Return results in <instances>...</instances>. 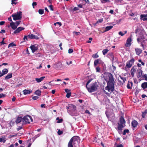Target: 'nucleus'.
<instances>
[{
  "label": "nucleus",
  "instance_id": "nucleus-1",
  "mask_svg": "<svg viewBox=\"0 0 147 147\" xmlns=\"http://www.w3.org/2000/svg\"><path fill=\"white\" fill-rule=\"evenodd\" d=\"M109 80H106L107 86L105 88V90H107L109 92L111 93L114 90V83L115 82L112 74L110 73L108 74Z\"/></svg>",
  "mask_w": 147,
  "mask_h": 147
},
{
  "label": "nucleus",
  "instance_id": "nucleus-2",
  "mask_svg": "<svg viewBox=\"0 0 147 147\" xmlns=\"http://www.w3.org/2000/svg\"><path fill=\"white\" fill-rule=\"evenodd\" d=\"M80 138L77 136L72 137L70 140L68 144V147H76L80 142Z\"/></svg>",
  "mask_w": 147,
  "mask_h": 147
},
{
  "label": "nucleus",
  "instance_id": "nucleus-3",
  "mask_svg": "<svg viewBox=\"0 0 147 147\" xmlns=\"http://www.w3.org/2000/svg\"><path fill=\"white\" fill-rule=\"evenodd\" d=\"M11 16L14 20H20L22 16V12L21 11H18L16 13L12 14Z\"/></svg>",
  "mask_w": 147,
  "mask_h": 147
},
{
  "label": "nucleus",
  "instance_id": "nucleus-4",
  "mask_svg": "<svg viewBox=\"0 0 147 147\" xmlns=\"http://www.w3.org/2000/svg\"><path fill=\"white\" fill-rule=\"evenodd\" d=\"M22 121L24 124L30 123L32 121V119L31 116L27 115L24 116L22 118Z\"/></svg>",
  "mask_w": 147,
  "mask_h": 147
},
{
  "label": "nucleus",
  "instance_id": "nucleus-5",
  "mask_svg": "<svg viewBox=\"0 0 147 147\" xmlns=\"http://www.w3.org/2000/svg\"><path fill=\"white\" fill-rule=\"evenodd\" d=\"M137 40L139 43H140L141 46L143 48V49H144V43L147 41V40L143 36H142L138 38Z\"/></svg>",
  "mask_w": 147,
  "mask_h": 147
},
{
  "label": "nucleus",
  "instance_id": "nucleus-6",
  "mask_svg": "<svg viewBox=\"0 0 147 147\" xmlns=\"http://www.w3.org/2000/svg\"><path fill=\"white\" fill-rule=\"evenodd\" d=\"M135 61V60L134 58H132L129 61L127 62L125 67V70H127V69L131 68L133 64Z\"/></svg>",
  "mask_w": 147,
  "mask_h": 147
},
{
  "label": "nucleus",
  "instance_id": "nucleus-7",
  "mask_svg": "<svg viewBox=\"0 0 147 147\" xmlns=\"http://www.w3.org/2000/svg\"><path fill=\"white\" fill-rule=\"evenodd\" d=\"M92 80V79H90L87 82L86 84V87L88 91L90 92H92V86H89L88 84L91 82Z\"/></svg>",
  "mask_w": 147,
  "mask_h": 147
},
{
  "label": "nucleus",
  "instance_id": "nucleus-8",
  "mask_svg": "<svg viewBox=\"0 0 147 147\" xmlns=\"http://www.w3.org/2000/svg\"><path fill=\"white\" fill-rule=\"evenodd\" d=\"M138 67L136 65H134L131 69L130 71L131 74L134 77V74L135 73L136 70L137 69Z\"/></svg>",
  "mask_w": 147,
  "mask_h": 147
},
{
  "label": "nucleus",
  "instance_id": "nucleus-9",
  "mask_svg": "<svg viewBox=\"0 0 147 147\" xmlns=\"http://www.w3.org/2000/svg\"><path fill=\"white\" fill-rule=\"evenodd\" d=\"M131 41L132 40L131 38H128L126 40V43L125 44V46L126 47H130L131 45Z\"/></svg>",
  "mask_w": 147,
  "mask_h": 147
},
{
  "label": "nucleus",
  "instance_id": "nucleus-10",
  "mask_svg": "<svg viewBox=\"0 0 147 147\" xmlns=\"http://www.w3.org/2000/svg\"><path fill=\"white\" fill-rule=\"evenodd\" d=\"M32 53L34 52L38 49V45L36 44L31 45L30 47Z\"/></svg>",
  "mask_w": 147,
  "mask_h": 147
},
{
  "label": "nucleus",
  "instance_id": "nucleus-11",
  "mask_svg": "<svg viewBox=\"0 0 147 147\" xmlns=\"http://www.w3.org/2000/svg\"><path fill=\"white\" fill-rule=\"evenodd\" d=\"M24 28L23 27H19L14 31L13 33V34L18 33H20L21 31L24 30Z\"/></svg>",
  "mask_w": 147,
  "mask_h": 147
},
{
  "label": "nucleus",
  "instance_id": "nucleus-12",
  "mask_svg": "<svg viewBox=\"0 0 147 147\" xmlns=\"http://www.w3.org/2000/svg\"><path fill=\"white\" fill-rule=\"evenodd\" d=\"M28 36V38L30 39H39V38L37 36L33 34H29Z\"/></svg>",
  "mask_w": 147,
  "mask_h": 147
},
{
  "label": "nucleus",
  "instance_id": "nucleus-13",
  "mask_svg": "<svg viewBox=\"0 0 147 147\" xmlns=\"http://www.w3.org/2000/svg\"><path fill=\"white\" fill-rule=\"evenodd\" d=\"M142 71L140 69H138V70L137 71V77L138 78H140L142 75Z\"/></svg>",
  "mask_w": 147,
  "mask_h": 147
},
{
  "label": "nucleus",
  "instance_id": "nucleus-14",
  "mask_svg": "<svg viewBox=\"0 0 147 147\" xmlns=\"http://www.w3.org/2000/svg\"><path fill=\"white\" fill-rule=\"evenodd\" d=\"M117 129L118 130L121 131L122 130L123 128L124 127L123 125L120 124L119 123H117Z\"/></svg>",
  "mask_w": 147,
  "mask_h": 147
},
{
  "label": "nucleus",
  "instance_id": "nucleus-15",
  "mask_svg": "<svg viewBox=\"0 0 147 147\" xmlns=\"http://www.w3.org/2000/svg\"><path fill=\"white\" fill-rule=\"evenodd\" d=\"M135 50L136 54L138 55H140L142 52V50L141 49L138 48H135Z\"/></svg>",
  "mask_w": 147,
  "mask_h": 147
},
{
  "label": "nucleus",
  "instance_id": "nucleus-16",
  "mask_svg": "<svg viewBox=\"0 0 147 147\" xmlns=\"http://www.w3.org/2000/svg\"><path fill=\"white\" fill-rule=\"evenodd\" d=\"M10 26H11V28L13 30H16L17 27L15 23L13 22L10 23Z\"/></svg>",
  "mask_w": 147,
  "mask_h": 147
},
{
  "label": "nucleus",
  "instance_id": "nucleus-17",
  "mask_svg": "<svg viewBox=\"0 0 147 147\" xmlns=\"http://www.w3.org/2000/svg\"><path fill=\"white\" fill-rule=\"evenodd\" d=\"M98 86V85L96 82L92 84V92L95 91L97 89Z\"/></svg>",
  "mask_w": 147,
  "mask_h": 147
},
{
  "label": "nucleus",
  "instance_id": "nucleus-18",
  "mask_svg": "<svg viewBox=\"0 0 147 147\" xmlns=\"http://www.w3.org/2000/svg\"><path fill=\"white\" fill-rule=\"evenodd\" d=\"M119 122L121 124H125V121L124 119V118L123 116H121L120 118Z\"/></svg>",
  "mask_w": 147,
  "mask_h": 147
},
{
  "label": "nucleus",
  "instance_id": "nucleus-19",
  "mask_svg": "<svg viewBox=\"0 0 147 147\" xmlns=\"http://www.w3.org/2000/svg\"><path fill=\"white\" fill-rule=\"evenodd\" d=\"M23 94L24 95L28 94H30L32 92L31 90H28L25 89L23 91Z\"/></svg>",
  "mask_w": 147,
  "mask_h": 147
},
{
  "label": "nucleus",
  "instance_id": "nucleus-20",
  "mask_svg": "<svg viewBox=\"0 0 147 147\" xmlns=\"http://www.w3.org/2000/svg\"><path fill=\"white\" fill-rule=\"evenodd\" d=\"M22 118L21 117H18L16 119L15 122L17 124L20 123L22 120Z\"/></svg>",
  "mask_w": 147,
  "mask_h": 147
},
{
  "label": "nucleus",
  "instance_id": "nucleus-21",
  "mask_svg": "<svg viewBox=\"0 0 147 147\" xmlns=\"http://www.w3.org/2000/svg\"><path fill=\"white\" fill-rule=\"evenodd\" d=\"M133 83L132 82H128V83L127 85V87L128 89H131L132 88V86Z\"/></svg>",
  "mask_w": 147,
  "mask_h": 147
},
{
  "label": "nucleus",
  "instance_id": "nucleus-22",
  "mask_svg": "<svg viewBox=\"0 0 147 147\" xmlns=\"http://www.w3.org/2000/svg\"><path fill=\"white\" fill-rule=\"evenodd\" d=\"M80 2L83 5H85L86 3H90L89 0H87L86 1V0H80Z\"/></svg>",
  "mask_w": 147,
  "mask_h": 147
},
{
  "label": "nucleus",
  "instance_id": "nucleus-23",
  "mask_svg": "<svg viewBox=\"0 0 147 147\" xmlns=\"http://www.w3.org/2000/svg\"><path fill=\"white\" fill-rule=\"evenodd\" d=\"M138 124V122L137 121L135 120H134L132 121L131 125L132 126L134 127H136Z\"/></svg>",
  "mask_w": 147,
  "mask_h": 147
},
{
  "label": "nucleus",
  "instance_id": "nucleus-24",
  "mask_svg": "<svg viewBox=\"0 0 147 147\" xmlns=\"http://www.w3.org/2000/svg\"><path fill=\"white\" fill-rule=\"evenodd\" d=\"M45 78V77L43 76L42 77L40 78H36L35 80L38 83L40 82L41 81H42L44 79V78Z\"/></svg>",
  "mask_w": 147,
  "mask_h": 147
},
{
  "label": "nucleus",
  "instance_id": "nucleus-25",
  "mask_svg": "<svg viewBox=\"0 0 147 147\" xmlns=\"http://www.w3.org/2000/svg\"><path fill=\"white\" fill-rule=\"evenodd\" d=\"M141 86L143 89L147 88V82H144L141 84Z\"/></svg>",
  "mask_w": 147,
  "mask_h": 147
},
{
  "label": "nucleus",
  "instance_id": "nucleus-26",
  "mask_svg": "<svg viewBox=\"0 0 147 147\" xmlns=\"http://www.w3.org/2000/svg\"><path fill=\"white\" fill-rule=\"evenodd\" d=\"M100 60V59H96L94 62V66L96 67L97 65L99 64V61Z\"/></svg>",
  "mask_w": 147,
  "mask_h": 147
},
{
  "label": "nucleus",
  "instance_id": "nucleus-27",
  "mask_svg": "<svg viewBox=\"0 0 147 147\" xmlns=\"http://www.w3.org/2000/svg\"><path fill=\"white\" fill-rule=\"evenodd\" d=\"M108 57L109 58L111 59L112 60H114V56L113 54V53H109L108 55Z\"/></svg>",
  "mask_w": 147,
  "mask_h": 147
},
{
  "label": "nucleus",
  "instance_id": "nucleus-28",
  "mask_svg": "<svg viewBox=\"0 0 147 147\" xmlns=\"http://www.w3.org/2000/svg\"><path fill=\"white\" fill-rule=\"evenodd\" d=\"M113 27V26H107L105 27V32L111 29Z\"/></svg>",
  "mask_w": 147,
  "mask_h": 147
},
{
  "label": "nucleus",
  "instance_id": "nucleus-29",
  "mask_svg": "<svg viewBox=\"0 0 147 147\" xmlns=\"http://www.w3.org/2000/svg\"><path fill=\"white\" fill-rule=\"evenodd\" d=\"M12 77V73H9L8 74L7 76L5 77V79H9L11 78Z\"/></svg>",
  "mask_w": 147,
  "mask_h": 147
},
{
  "label": "nucleus",
  "instance_id": "nucleus-30",
  "mask_svg": "<svg viewBox=\"0 0 147 147\" xmlns=\"http://www.w3.org/2000/svg\"><path fill=\"white\" fill-rule=\"evenodd\" d=\"M41 93V91L39 90H37L35 92V94L38 96L40 95Z\"/></svg>",
  "mask_w": 147,
  "mask_h": 147
},
{
  "label": "nucleus",
  "instance_id": "nucleus-31",
  "mask_svg": "<svg viewBox=\"0 0 147 147\" xmlns=\"http://www.w3.org/2000/svg\"><path fill=\"white\" fill-rule=\"evenodd\" d=\"M56 120L58 121L57 122V123H62L63 121V119H59V117H57L56 118Z\"/></svg>",
  "mask_w": 147,
  "mask_h": 147
},
{
  "label": "nucleus",
  "instance_id": "nucleus-32",
  "mask_svg": "<svg viewBox=\"0 0 147 147\" xmlns=\"http://www.w3.org/2000/svg\"><path fill=\"white\" fill-rule=\"evenodd\" d=\"M109 51L107 49H104L102 51V54L104 55H105Z\"/></svg>",
  "mask_w": 147,
  "mask_h": 147
},
{
  "label": "nucleus",
  "instance_id": "nucleus-33",
  "mask_svg": "<svg viewBox=\"0 0 147 147\" xmlns=\"http://www.w3.org/2000/svg\"><path fill=\"white\" fill-rule=\"evenodd\" d=\"M16 46V45L15 43H14V42H12L10 43L9 45H8V48H9L10 47H13L14 46Z\"/></svg>",
  "mask_w": 147,
  "mask_h": 147
},
{
  "label": "nucleus",
  "instance_id": "nucleus-34",
  "mask_svg": "<svg viewBox=\"0 0 147 147\" xmlns=\"http://www.w3.org/2000/svg\"><path fill=\"white\" fill-rule=\"evenodd\" d=\"M120 78L123 80V81L121 83L122 84H123L125 83V81L126 80V78L125 77H122L121 76H120Z\"/></svg>",
  "mask_w": 147,
  "mask_h": 147
},
{
  "label": "nucleus",
  "instance_id": "nucleus-35",
  "mask_svg": "<svg viewBox=\"0 0 147 147\" xmlns=\"http://www.w3.org/2000/svg\"><path fill=\"white\" fill-rule=\"evenodd\" d=\"M8 69L6 68L2 70V72L4 74V75L7 74L8 73Z\"/></svg>",
  "mask_w": 147,
  "mask_h": 147
},
{
  "label": "nucleus",
  "instance_id": "nucleus-36",
  "mask_svg": "<svg viewBox=\"0 0 147 147\" xmlns=\"http://www.w3.org/2000/svg\"><path fill=\"white\" fill-rule=\"evenodd\" d=\"M101 2L102 3H109L110 1L109 0H100Z\"/></svg>",
  "mask_w": 147,
  "mask_h": 147
},
{
  "label": "nucleus",
  "instance_id": "nucleus-37",
  "mask_svg": "<svg viewBox=\"0 0 147 147\" xmlns=\"http://www.w3.org/2000/svg\"><path fill=\"white\" fill-rule=\"evenodd\" d=\"M44 10L43 9H39L38 12L40 14L42 15L44 13Z\"/></svg>",
  "mask_w": 147,
  "mask_h": 147
},
{
  "label": "nucleus",
  "instance_id": "nucleus-38",
  "mask_svg": "<svg viewBox=\"0 0 147 147\" xmlns=\"http://www.w3.org/2000/svg\"><path fill=\"white\" fill-rule=\"evenodd\" d=\"M147 113V110H145V111L142 113V116L143 118H144L145 117V115H146V113Z\"/></svg>",
  "mask_w": 147,
  "mask_h": 147
},
{
  "label": "nucleus",
  "instance_id": "nucleus-39",
  "mask_svg": "<svg viewBox=\"0 0 147 147\" xmlns=\"http://www.w3.org/2000/svg\"><path fill=\"white\" fill-rule=\"evenodd\" d=\"M129 131L128 129H125L123 131V135H125L126 134V133H129Z\"/></svg>",
  "mask_w": 147,
  "mask_h": 147
},
{
  "label": "nucleus",
  "instance_id": "nucleus-40",
  "mask_svg": "<svg viewBox=\"0 0 147 147\" xmlns=\"http://www.w3.org/2000/svg\"><path fill=\"white\" fill-rule=\"evenodd\" d=\"M95 67L96 68V70L97 72H100V68L99 67L96 66Z\"/></svg>",
  "mask_w": 147,
  "mask_h": 147
},
{
  "label": "nucleus",
  "instance_id": "nucleus-41",
  "mask_svg": "<svg viewBox=\"0 0 147 147\" xmlns=\"http://www.w3.org/2000/svg\"><path fill=\"white\" fill-rule=\"evenodd\" d=\"M99 56L98 55V53H97L96 54H94L92 55V57L94 58H97Z\"/></svg>",
  "mask_w": 147,
  "mask_h": 147
},
{
  "label": "nucleus",
  "instance_id": "nucleus-42",
  "mask_svg": "<svg viewBox=\"0 0 147 147\" xmlns=\"http://www.w3.org/2000/svg\"><path fill=\"white\" fill-rule=\"evenodd\" d=\"M69 107L72 108L74 110H75L76 108V106L72 104L70 105L69 106Z\"/></svg>",
  "mask_w": 147,
  "mask_h": 147
},
{
  "label": "nucleus",
  "instance_id": "nucleus-43",
  "mask_svg": "<svg viewBox=\"0 0 147 147\" xmlns=\"http://www.w3.org/2000/svg\"><path fill=\"white\" fill-rule=\"evenodd\" d=\"M6 140H5L4 138H0V142H3V143H5Z\"/></svg>",
  "mask_w": 147,
  "mask_h": 147
},
{
  "label": "nucleus",
  "instance_id": "nucleus-44",
  "mask_svg": "<svg viewBox=\"0 0 147 147\" xmlns=\"http://www.w3.org/2000/svg\"><path fill=\"white\" fill-rule=\"evenodd\" d=\"M71 95V92H69V93H67L66 95V96L67 98H69L70 96Z\"/></svg>",
  "mask_w": 147,
  "mask_h": 147
},
{
  "label": "nucleus",
  "instance_id": "nucleus-45",
  "mask_svg": "<svg viewBox=\"0 0 147 147\" xmlns=\"http://www.w3.org/2000/svg\"><path fill=\"white\" fill-rule=\"evenodd\" d=\"M54 24L55 26H56L58 25L59 26H61L62 25V24L61 22H58L54 23Z\"/></svg>",
  "mask_w": 147,
  "mask_h": 147
},
{
  "label": "nucleus",
  "instance_id": "nucleus-46",
  "mask_svg": "<svg viewBox=\"0 0 147 147\" xmlns=\"http://www.w3.org/2000/svg\"><path fill=\"white\" fill-rule=\"evenodd\" d=\"M79 9V8L77 7H75L73 9H72V11H74Z\"/></svg>",
  "mask_w": 147,
  "mask_h": 147
},
{
  "label": "nucleus",
  "instance_id": "nucleus-47",
  "mask_svg": "<svg viewBox=\"0 0 147 147\" xmlns=\"http://www.w3.org/2000/svg\"><path fill=\"white\" fill-rule=\"evenodd\" d=\"M28 36H29L28 35L27 36H26V35L24 36V37L23 38V40H26L27 41L28 40V39H29L28 38Z\"/></svg>",
  "mask_w": 147,
  "mask_h": 147
},
{
  "label": "nucleus",
  "instance_id": "nucleus-48",
  "mask_svg": "<svg viewBox=\"0 0 147 147\" xmlns=\"http://www.w3.org/2000/svg\"><path fill=\"white\" fill-rule=\"evenodd\" d=\"M21 22V21H16V22H15V24H16V25L17 26H19V25L20 24Z\"/></svg>",
  "mask_w": 147,
  "mask_h": 147
},
{
  "label": "nucleus",
  "instance_id": "nucleus-49",
  "mask_svg": "<svg viewBox=\"0 0 147 147\" xmlns=\"http://www.w3.org/2000/svg\"><path fill=\"white\" fill-rule=\"evenodd\" d=\"M58 134L59 135H61L63 134V131H61L60 129H59L58 131Z\"/></svg>",
  "mask_w": 147,
  "mask_h": 147
},
{
  "label": "nucleus",
  "instance_id": "nucleus-50",
  "mask_svg": "<svg viewBox=\"0 0 147 147\" xmlns=\"http://www.w3.org/2000/svg\"><path fill=\"white\" fill-rule=\"evenodd\" d=\"M140 17L141 18H142L144 17H147V14H141L140 15Z\"/></svg>",
  "mask_w": 147,
  "mask_h": 147
},
{
  "label": "nucleus",
  "instance_id": "nucleus-51",
  "mask_svg": "<svg viewBox=\"0 0 147 147\" xmlns=\"http://www.w3.org/2000/svg\"><path fill=\"white\" fill-rule=\"evenodd\" d=\"M6 95L3 93L0 94V98L2 97H5Z\"/></svg>",
  "mask_w": 147,
  "mask_h": 147
},
{
  "label": "nucleus",
  "instance_id": "nucleus-52",
  "mask_svg": "<svg viewBox=\"0 0 147 147\" xmlns=\"http://www.w3.org/2000/svg\"><path fill=\"white\" fill-rule=\"evenodd\" d=\"M39 98V97L38 96H34L32 97V98L34 100H36L37 99Z\"/></svg>",
  "mask_w": 147,
  "mask_h": 147
},
{
  "label": "nucleus",
  "instance_id": "nucleus-53",
  "mask_svg": "<svg viewBox=\"0 0 147 147\" xmlns=\"http://www.w3.org/2000/svg\"><path fill=\"white\" fill-rule=\"evenodd\" d=\"M73 50L72 49H69L68 50V53H73Z\"/></svg>",
  "mask_w": 147,
  "mask_h": 147
},
{
  "label": "nucleus",
  "instance_id": "nucleus-54",
  "mask_svg": "<svg viewBox=\"0 0 147 147\" xmlns=\"http://www.w3.org/2000/svg\"><path fill=\"white\" fill-rule=\"evenodd\" d=\"M104 92L106 94V95L109 96H110V93H108V92H107L105 90H104Z\"/></svg>",
  "mask_w": 147,
  "mask_h": 147
},
{
  "label": "nucleus",
  "instance_id": "nucleus-55",
  "mask_svg": "<svg viewBox=\"0 0 147 147\" xmlns=\"http://www.w3.org/2000/svg\"><path fill=\"white\" fill-rule=\"evenodd\" d=\"M16 1V0H11V4L12 5H13V4H15L16 5L17 3L14 2V1Z\"/></svg>",
  "mask_w": 147,
  "mask_h": 147
},
{
  "label": "nucleus",
  "instance_id": "nucleus-56",
  "mask_svg": "<svg viewBox=\"0 0 147 147\" xmlns=\"http://www.w3.org/2000/svg\"><path fill=\"white\" fill-rule=\"evenodd\" d=\"M4 39H5V38H3V40H2V41L0 42V43L1 44V45H3L4 44H5V43L4 42Z\"/></svg>",
  "mask_w": 147,
  "mask_h": 147
},
{
  "label": "nucleus",
  "instance_id": "nucleus-57",
  "mask_svg": "<svg viewBox=\"0 0 147 147\" xmlns=\"http://www.w3.org/2000/svg\"><path fill=\"white\" fill-rule=\"evenodd\" d=\"M49 7L51 10L52 11L53 10V7L52 5H50Z\"/></svg>",
  "mask_w": 147,
  "mask_h": 147
},
{
  "label": "nucleus",
  "instance_id": "nucleus-58",
  "mask_svg": "<svg viewBox=\"0 0 147 147\" xmlns=\"http://www.w3.org/2000/svg\"><path fill=\"white\" fill-rule=\"evenodd\" d=\"M118 34L119 35H120L121 36H123L125 34L123 33L121 31L119 32Z\"/></svg>",
  "mask_w": 147,
  "mask_h": 147
},
{
  "label": "nucleus",
  "instance_id": "nucleus-59",
  "mask_svg": "<svg viewBox=\"0 0 147 147\" xmlns=\"http://www.w3.org/2000/svg\"><path fill=\"white\" fill-rule=\"evenodd\" d=\"M65 91L67 93L69 92L70 91V90L68 89H65Z\"/></svg>",
  "mask_w": 147,
  "mask_h": 147
},
{
  "label": "nucleus",
  "instance_id": "nucleus-60",
  "mask_svg": "<svg viewBox=\"0 0 147 147\" xmlns=\"http://www.w3.org/2000/svg\"><path fill=\"white\" fill-rule=\"evenodd\" d=\"M37 5V3L36 2H34L32 3V5L33 8H34V6Z\"/></svg>",
  "mask_w": 147,
  "mask_h": 147
},
{
  "label": "nucleus",
  "instance_id": "nucleus-61",
  "mask_svg": "<svg viewBox=\"0 0 147 147\" xmlns=\"http://www.w3.org/2000/svg\"><path fill=\"white\" fill-rule=\"evenodd\" d=\"M5 23V21H1L0 22V25L2 26Z\"/></svg>",
  "mask_w": 147,
  "mask_h": 147
},
{
  "label": "nucleus",
  "instance_id": "nucleus-62",
  "mask_svg": "<svg viewBox=\"0 0 147 147\" xmlns=\"http://www.w3.org/2000/svg\"><path fill=\"white\" fill-rule=\"evenodd\" d=\"M83 5L80 3V4L78 5V6L80 8H82L83 7L82 5Z\"/></svg>",
  "mask_w": 147,
  "mask_h": 147
},
{
  "label": "nucleus",
  "instance_id": "nucleus-63",
  "mask_svg": "<svg viewBox=\"0 0 147 147\" xmlns=\"http://www.w3.org/2000/svg\"><path fill=\"white\" fill-rule=\"evenodd\" d=\"M134 82L135 83H136V84H138V82L137 81V79L136 78H134Z\"/></svg>",
  "mask_w": 147,
  "mask_h": 147
},
{
  "label": "nucleus",
  "instance_id": "nucleus-64",
  "mask_svg": "<svg viewBox=\"0 0 147 147\" xmlns=\"http://www.w3.org/2000/svg\"><path fill=\"white\" fill-rule=\"evenodd\" d=\"M116 147H124L123 145L122 144H120L117 145Z\"/></svg>",
  "mask_w": 147,
  "mask_h": 147
}]
</instances>
